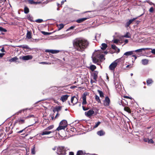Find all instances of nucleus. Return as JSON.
Instances as JSON below:
<instances>
[{
    "label": "nucleus",
    "instance_id": "c9c22d12",
    "mask_svg": "<svg viewBox=\"0 0 155 155\" xmlns=\"http://www.w3.org/2000/svg\"><path fill=\"white\" fill-rule=\"evenodd\" d=\"M61 107L58 106L56 107L55 109V110L57 111L58 112L61 110Z\"/></svg>",
    "mask_w": 155,
    "mask_h": 155
},
{
    "label": "nucleus",
    "instance_id": "ddd939ff",
    "mask_svg": "<svg viewBox=\"0 0 155 155\" xmlns=\"http://www.w3.org/2000/svg\"><path fill=\"white\" fill-rule=\"evenodd\" d=\"M150 49H151V48H141L134 51V52H135L137 53H141L142 52V51H145V50Z\"/></svg>",
    "mask_w": 155,
    "mask_h": 155
},
{
    "label": "nucleus",
    "instance_id": "f03ea898",
    "mask_svg": "<svg viewBox=\"0 0 155 155\" xmlns=\"http://www.w3.org/2000/svg\"><path fill=\"white\" fill-rule=\"evenodd\" d=\"M101 51V50H98L95 51L93 54L92 57V59L93 62L94 63H97L98 64H99L98 63V56L100 55Z\"/></svg>",
    "mask_w": 155,
    "mask_h": 155
},
{
    "label": "nucleus",
    "instance_id": "338daca9",
    "mask_svg": "<svg viewBox=\"0 0 155 155\" xmlns=\"http://www.w3.org/2000/svg\"><path fill=\"white\" fill-rule=\"evenodd\" d=\"M128 40L127 39H125L124 40V42L125 43H127L128 42Z\"/></svg>",
    "mask_w": 155,
    "mask_h": 155
},
{
    "label": "nucleus",
    "instance_id": "393cba45",
    "mask_svg": "<svg viewBox=\"0 0 155 155\" xmlns=\"http://www.w3.org/2000/svg\"><path fill=\"white\" fill-rule=\"evenodd\" d=\"M97 74L98 72L97 71H95L94 74L93 78L95 81H97Z\"/></svg>",
    "mask_w": 155,
    "mask_h": 155
},
{
    "label": "nucleus",
    "instance_id": "864d4df0",
    "mask_svg": "<svg viewBox=\"0 0 155 155\" xmlns=\"http://www.w3.org/2000/svg\"><path fill=\"white\" fill-rule=\"evenodd\" d=\"M28 19L30 20L31 21H33L32 19L33 18L31 17L30 15L28 17Z\"/></svg>",
    "mask_w": 155,
    "mask_h": 155
},
{
    "label": "nucleus",
    "instance_id": "a878e982",
    "mask_svg": "<svg viewBox=\"0 0 155 155\" xmlns=\"http://www.w3.org/2000/svg\"><path fill=\"white\" fill-rule=\"evenodd\" d=\"M64 25L63 24H61L59 25H57V27L58 28V30L59 31L61 30L64 28Z\"/></svg>",
    "mask_w": 155,
    "mask_h": 155
},
{
    "label": "nucleus",
    "instance_id": "09e8293b",
    "mask_svg": "<svg viewBox=\"0 0 155 155\" xmlns=\"http://www.w3.org/2000/svg\"><path fill=\"white\" fill-rule=\"evenodd\" d=\"M41 33L42 34L45 35H49L50 34V33L46 32L44 31H42Z\"/></svg>",
    "mask_w": 155,
    "mask_h": 155
},
{
    "label": "nucleus",
    "instance_id": "a18cd8bd",
    "mask_svg": "<svg viewBox=\"0 0 155 155\" xmlns=\"http://www.w3.org/2000/svg\"><path fill=\"white\" fill-rule=\"evenodd\" d=\"M43 21V20L41 19H38L35 20V22L37 23H40Z\"/></svg>",
    "mask_w": 155,
    "mask_h": 155
},
{
    "label": "nucleus",
    "instance_id": "f257e3e1",
    "mask_svg": "<svg viewBox=\"0 0 155 155\" xmlns=\"http://www.w3.org/2000/svg\"><path fill=\"white\" fill-rule=\"evenodd\" d=\"M89 43L86 40L80 38L76 39L73 42L74 48L78 51L82 52L88 47Z\"/></svg>",
    "mask_w": 155,
    "mask_h": 155
},
{
    "label": "nucleus",
    "instance_id": "a19ab883",
    "mask_svg": "<svg viewBox=\"0 0 155 155\" xmlns=\"http://www.w3.org/2000/svg\"><path fill=\"white\" fill-rule=\"evenodd\" d=\"M53 126L52 125L50 126L45 129V130H48L53 128Z\"/></svg>",
    "mask_w": 155,
    "mask_h": 155
},
{
    "label": "nucleus",
    "instance_id": "e2e57ef3",
    "mask_svg": "<svg viewBox=\"0 0 155 155\" xmlns=\"http://www.w3.org/2000/svg\"><path fill=\"white\" fill-rule=\"evenodd\" d=\"M4 54V53H0V58H2Z\"/></svg>",
    "mask_w": 155,
    "mask_h": 155
},
{
    "label": "nucleus",
    "instance_id": "412c9836",
    "mask_svg": "<svg viewBox=\"0 0 155 155\" xmlns=\"http://www.w3.org/2000/svg\"><path fill=\"white\" fill-rule=\"evenodd\" d=\"M46 130H44V131L41 134L42 135H48L50 133H52L51 131H47Z\"/></svg>",
    "mask_w": 155,
    "mask_h": 155
},
{
    "label": "nucleus",
    "instance_id": "69168bd1",
    "mask_svg": "<svg viewBox=\"0 0 155 155\" xmlns=\"http://www.w3.org/2000/svg\"><path fill=\"white\" fill-rule=\"evenodd\" d=\"M59 116V114H58V113L55 116V118H57Z\"/></svg>",
    "mask_w": 155,
    "mask_h": 155
},
{
    "label": "nucleus",
    "instance_id": "39448f33",
    "mask_svg": "<svg viewBox=\"0 0 155 155\" xmlns=\"http://www.w3.org/2000/svg\"><path fill=\"white\" fill-rule=\"evenodd\" d=\"M57 153L58 155H64L66 154L64 147H59L57 148Z\"/></svg>",
    "mask_w": 155,
    "mask_h": 155
},
{
    "label": "nucleus",
    "instance_id": "b1692460",
    "mask_svg": "<svg viewBox=\"0 0 155 155\" xmlns=\"http://www.w3.org/2000/svg\"><path fill=\"white\" fill-rule=\"evenodd\" d=\"M66 127H65V126H63L60 124V126L57 128L56 130L59 131L62 129H64Z\"/></svg>",
    "mask_w": 155,
    "mask_h": 155
},
{
    "label": "nucleus",
    "instance_id": "cd10ccee",
    "mask_svg": "<svg viewBox=\"0 0 155 155\" xmlns=\"http://www.w3.org/2000/svg\"><path fill=\"white\" fill-rule=\"evenodd\" d=\"M24 12L25 14H28L29 12V9L27 6H25L24 9Z\"/></svg>",
    "mask_w": 155,
    "mask_h": 155
},
{
    "label": "nucleus",
    "instance_id": "79ce46f5",
    "mask_svg": "<svg viewBox=\"0 0 155 155\" xmlns=\"http://www.w3.org/2000/svg\"><path fill=\"white\" fill-rule=\"evenodd\" d=\"M27 37L28 39L31 38V33L30 32H28L27 34Z\"/></svg>",
    "mask_w": 155,
    "mask_h": 155
},
{
    "label": "nucleus",
    "instance_id": "37998d69",
    "mask_svg": "<svg viewBox=\"0 0 155 155\" xmlns=\"http://www.w3.org/2000/svg\"><path fill=\"white\" fill-rule=\"evenodd\" d=\"M101 124V122L100 121L97 122L96 123L95 125L93 127V128H96L99 125Z\"/></svg>",
    "mask_w": 155,
    "mask_h": 155
},
{
    "label": "nucleus",
    "instance_id": "58836bf2",
    "mask_svg": "<svg viewBox=\"0 0 155 155\" xmlns=\"http://www.w3.org/2000/svg\"><path fill=\"white\" fill-rule=\"evenodd\" d=\"M129 34V33L128 32H127L126 33V34L124 35L123 36V37L126 38H130L131 37V36L130 35H128V34Z\"/></svg>",
    "mask_w": 155,
    "mask_h": 155
},
{
    "label": "nucleus",
    "instance_id": "de8ad7c7",
    "mask_svg": "<svg viewBox=\"0 0 155 155\" xmlns=\"http://www.w3.org/2000/svg\"><path fill=\"white\" fill-rule=\"evenodd\" d=\"M83 151L81 150H79L78 151L76 155H81L83 154Z\"/></svg>",
    "mask_w": 155,
    "mask_h": 155
},
{
    "label": "nucleus",
    "instance_id": "9b49d317",
    "mask_svg": "<svg viewBox=\"0 0 155 155\" xmlns=\"http://www.w3.org/2000/svg\"><path fill=\"white\" fill-rule=\"evenodd\" d=\"M137 18H134L132 19L129 20L127 21L126 22V24H125V27L127 28L128 27L129 25Z\"/></svg>",
    "mask_w": 155,
    "mask_h": 155
},
{
    "label": "nucleus",
    "instance_id": "0e129e2a",
    "mask_svg": "<svg viewBox=\"0 0 155 155\" xmlns=\"http://www.w3.org/2000/svg\"><path fill=\"white\" fill-rule=\"evenodd\" d=\"M40 64H47L48 63L45 62H41L40 63Z\"/></svg>",
    "mask_w": 155,
    "mask_h": 155
},
{
    "label": "nucleus",
    "instance_id": "774afa93",
    "mask_svg": "<svg viewBox=\"0 0 155 155\" xmlns=\"http://www.w3.org/2000/svg\"><path fill=\"white\" fill-rule=\"evenodd\" d=\"M69 155H74V153L73 152H70Z\"/></svg>",
    "mask_w": 155,
    "mask_h": 155
},
{
    "label": "nucleus",
    "instance_id": "8fccbe9b",
    "mask_svg": "<svg viewBox=\"0 0 155 155\" xmlns=\"http://www.w3.org/2000/svg\"><path fill=\"white\" fill-rule=\"evenodd\" d=\"M27 127H25V128L24 129H23L19 131H18L17 132L18 133V134H20V133H21L22 132H25V129L27 128Z\"/></svg>",
    "mask_w": 155,
    "mask_h": 155
},
{
    "label": "nucleus",
    "instance_id": "e433bc0d",
    "mask_svg": "<svg viewBox=\"0 0 155 155\" xmlns=\"http://www.w3.org/2000/svg\"><path fill=\"white\" fill-rule=\"evenodd\" d=\"M95 98L96 101L99 103H101V101L99 97L97 95L95 96Z\"/></svg>",
    "mask_w": 155,
    "mask_h": 155
},
{
    "label": "nucleus",
    "instance_id": "7ed1b4c3",
    "mask_svg": "<svg viewBox=\"0 0 155 155\" xmlns=\"http://www.w3.org/2000/svg\"><path fill=\"white\" fill-rule=\"evenodd\" d=\"M114 84L116 90L117 91H120L122 89L121 86L120 82V79L118 78H114Z\"/></svg>",
    "mask_w": 155,
    "mask_h": 155
},
{
    "label": "nucleus",
    "instance_id": "49530a36",
    "mask_svg": "<svg viewBox=\"0 0 155 155\" xmlns=\"http://www.w3.org/2000/svg\"><path fill=\"white\" fill-rule=\"evenodd\" d=\"M0 31L2 32H6L7 31V30L6 29L2 27H0Z\"/></svg>",
    "mask_w": 155,
    "mask_h": 155
},
{
    "label": "nucleus",
    "instance_id": "6ab92c4d",
    "mask_svg": "<svg viewBox=\"0 0 155 155\" xmlns=\"http://www.w3.org/2000/svg\"><path fill=\"white\" fill-rule=\"evenodd\" d=\"M86 95L84 94L83 96L82 97V99L83 100V101L82 102V104L84 105V104H85L87 103V101L86 100Z\"/></svg>",
    "mask_w": 155,
    "mask_h": 155
},
{
    "label": "nucleus",
    "instance_id": "f8f14e48",
    "mask_svg": "<svg viewBox=\"0 0 155 155\" xmlns=\"http://www.w3.org/2000/svg\"><path fill=\"white\" fill-rule=\"evenodd\" d=\"M71 103L73 104V105H74L78 102V99L75 96H74L71 98Z\"/></svg>",
    "mask_w": 155,
    "mask_h": 155
},
{
    "label": "nucleus",
    "instance_id": "4be33fe9",
    "mask_svg": "<svg viewBox=\"0 0 155 155\" xmlns=\"http://www.w3.org/2000/svg\"><path fill=\"white\" fill-rule=\"evenodd\" d=\"M97 134L100 136H102L104 135L105 134V133L103 130H101L98 131L97 133Z\"/></svg>",
    "mask_w": 155,
    "mask_h": 155
},
{
    "label": "nucleus",
    "instance_id": "a211bd4d",
    "mask_svg": "<svg viewBox=\"0 0 155 155\" xmlns=\"http://www.w3.org/2000/svg\"><path fill=\"white\" fill-rule=\"evenodd\" d=\"M87 19V18H81L77 20L76 21L78 23H81L86 20Z\"/></svg>",
    "mask_w": 155,
    "mask_h": 155
},
{
    "label": "nucleus",
    "instance_id": "6e6d98bb",
    "mask_svg": "<svg viewBox=\"0 0 155 155\" xmlns=\"http://www.w3.org/2000/svg\"><path fill=\"white\" fill-rule=\"evenodd\" d=\"M149 11L150 12H151V13L153 12V7H151V8H150L149 10Z\"/></svg>",
    "mask_w": 155,
    "mask_h": 155
},
{
    "label": "nucleus",
    "instance_id": "c85d7f7f",
    "mask_svg": "<svg viewBox=\"0 0 155 155\" xmlns=\"http://www.w3.org/2000/svg\"><path fill=\"white\" fill-rule=\"evenodd\" d=\"M31 153L33 154H35V145H33L32 148L31 149Z\"/></svg>",
    "mask_w": 155,
    "mask_h": 155
},
{
    "label": "nucleus",
    "instance_id": "603ef678",
    "mask_svg": "<svg viewBox=\"0 0 155 155\" xmlns=\"http://www.w3.org/2000/svg\"><path fill=\"white\" fill-rule=\"evenodd\" d=\"M25 110V109H23V110H19V111H18V112H17L15 114H18L19 113H21L22 111L24 112Z\"/></svg>",
    "mask_w": 155,
    "mask_h": 155
},
{
    "label": "nucleus",
    "instance_id": "0eeeda50",
    "mask_svg": "<svg viewBox=\"0 0 155 155\" xmlns=\"http://www.w3.org/2000/svg\"><path fill=\"white\" fill-rule=\"evenodd\" d=\"M26 119V118H25V117L19 118L15 121V123H18L19 124H23L25 123Z\"/></svg>",
    "mask_w": 155,
    "mask_h": 155
},
{
    "label": "nucleus",
    "instance_id": "423d86ee",
    "mask_svg": "<svg viewBox=\"0 0 155 155\" xmlns=\"http://www.w3.org/2000/svg\"><path fill=\"white\" fill-rule=\"evenodd\" d=\"M155 139V133L152 135L151 138H144L143 139V141L146 142H147L149 143H153V139Z\"/></svg>",
    "mask_w": 155,
    "mask_h": 155
},
{
    "label": "nucleus",
    "instance_id": "c03bdc74",
    "mask_svg": "<svg viewBox=\"0 0 155 155\" xmlns=\"http://www.w3.org/2000/svg\"><path fill=\"white\" fill-rule=\"evenodd\" d=\"M92 71H93L96 68V67L93 65H91L90 67Z\"/></svg>",
    "mask_w": 155,
    "mask_h": 155
},
{
    "label": "nucleus",
    "instance_id": "dca6fc26",
    "mask_svg": "<svg viewBox=\"0 0 155 155\" xmlns=\"http://www.w3.org/2000/svg\"><path fill=\"white\" fill-rule=\"evenodd\" d=\"M19 48H22L23 49H25L26 50L29 49L30 50H31V48H29L28 45H21L18 46Z\"/></svg>",
    "mask_w": 155,
    "mask_h": 155
},
{
    "label": "nucleus",
    "instance_id": "6e6552de",
    "mask_svg": "<svg viewBox=\"0 0 155 155\" xmlns=\"http://www.w3.org/2000/svg\"><path fill=\"white\" fill-rule=\"evenodd\" d=\"M33 57L31 55H27L23 56H21L19 58L22 59L23 60L26 61L29 60L31 59Z\"/></svg>",
    "mask_w": 155,
    "mask_h": 155
},
{
    "label": "nucleus",
    "instance_id": "680f3d73",
    "mask_svg": "<svg viewBox=\"0 0 155 155\" xmlns=\"http://www.w3.org/2000/svg\"><path fill=\"white\" fill-rule=\"evenodd\" d=\"M148 3L150 5H154V6H155V4H154L153 3H152V2H149Z\"/></svg>",
    "mask_w": 155,
    "mask_h": 155
},
{
    "label": "nucleus",
    "instance_id": "c756f323",
    "mask_svg": "<svg viewBox=\"0 0 155 155\" xmlns=\"http://www.w3.org/2000/svg\"><path fill=\"white\" fill-rule=\"evenodd\" d=\"M59 50H50V53L52 54H56L58 53L59 52Z\"/></svg>",
    "mask_w": 155,
    "mask_h": 155
},
{
    "label": "nucleus",
    "instance_id": "f704fd0d",
    "mask_svg": "<svg viewBox=\"0 0 155 155\" xmlns=\"http://www.w3.org/2000/svg\"><path fill=\"white\" fill-rule=\"evenodd\" d=\"M99 56V58H98V60H102L104 57V55L102 53V52H101L100 54V55H99L98 56Z\"/></svg>",
    "mask_w": 155,
    "mask_h": 155
},
{
    "label": "nucleus",
    "instance_id": "1a4fd4ad",
    "mask_svg": "<svg viewBox=\"0 0 155 155\" xmlns=\"http://www.w3.org/2000/svg\"><path fill=\"white\" fill-rule=\"evenodd\" d=\"M94 111L91 110H90L87 112H85V115L89 117L94 114Z\"/></svg>",
    "mask_w": 155,
    "mask_h": 155
},
{
    "label": "nucleus",
    "instance_id": "bb28decb",
    "mask_svg": "<svg viewBox=\"0 0 155 155\" xmlns=\"http://www.w3.org/2000/svg\"><path fill=\"white\" fill-rule=\"evenodd\" d=\"M17 59H18L17 57L15 56L10 59L9 61L10 62H16V61Z\"/></svg>",
    "mask_w": 155,
    "mask_h": 155
},
{
    "label": "nucleus",
    "instance_id": "473e14b6",
    "mask_svg": "<svg viewBox=\"0 0 155 155\" xmlns=\"http://www.w3.org/2000/svg\"><path fill=\"white\" fill-rule=\"evenodd\" d=\"M97 91L100 94V97H103L104 93L103 92L99 90H98Z\"/></svg>",
    "mask_w": 155,
    "mask_h": 155
},
{
    "label": "nucleus",
    "instance_id": "7c9ffc66",
    "mask_svg": "<svg viewBox=\"0 0 155 155\" xmlns=\"http://www.w3.org/2000/svg\"><path fill=\"white\" fill-rule=\"evenodd\" d=\"M153 81L152 80L150 79H149L147 81V85L151 84L153 83Z\"/></svg>",
    "mask_w": 155,
    "mask_h": 155
},
{
    "label": "nucleus",
    "instance_id": "5701e85b",
    "mask_svg": "<svg viewBox=\"0 0 155 155\" xmlns=\"http://www.w3.org/2000/svg\"><path fill=\"white\" fill-rule=\"evenodd\" d=\"M107 44L105 43H102L101 47V48L103 50H105L107 47Z\"/></svg>",
    "mask_w": 155,
    "mask_h": 155
},
{
    "label": "nucleus",
    "instance_id": "3c124183",
    "mask_svg": "<svg viewBox=\"0 0 155 155\" xmlns=\"http://www.w3.org/2000/svg\"><path fill=\"white\" fill-rule=\"evenodd\" d=\"M29 3L31 4H35V2L33 0H29L28 1Z\"/></svg>",
    "mask_w": 155,
    "mask_h": 155
},
{
    "label": "nucleus",
    "instance_id": "aec40b11",
    "mask_svg": "<svg viewBox=\"0 0 155 155\" xmlns=\"http://www.w3.org/2000/svg\"><path fill=\"white\" fill-rule=\"evenodd\" d=\"M142 64L143 65H146L148 63L149 60L147 59H143L141 60Z\"/></svg>",
    "mask_w": 155,
    "mask_h": 155
},
{
    "label": "nucleus",
    "instance_id": "72a5a7b5",
    "mask_svg": "<svg viewBox=\"0 0 155 155\" xmlns=\"http://www.w3.org/2000/svg\"><path fill=\"white\" fill-rule=\"evenodd\" d=\"M111 48L115 50H116V49H117L118 50V52H119L120 51V49L119 48H117V47L115 45H111Z\"/></svg>",
    "mask_w": 155,
    "mask_h": 155
},
{
    "label": "nucleus",
    "instance_id": "9d476101",
    "mask_svg": "<svg viewBox=\"0 0 155 155\" xmlns=\"http://www.w3.org/2000/svg\"><path fill=\"white\" fill-rule=\"evenodd\" d=\"M110 103V100L108 97H106L104 101V106H108Z\"/></svg>",
    "mask_w": 155,
    "mask_h": 155
},
{
    "label": "nucleus",
    "instance_id": "2f4dec72",
    "mask_svg": "<svg viewBox=\"0 0 155 155\" xmlns=\"http://www.w3.org/2000/svg\"><path fill=\"white\" fill-rule=\"evenodd\" d=\"M111 0H104L103 2V4L104 5H106Z\"/></svg>",
    "mask_w": 155,
    "mask_h": 155
},
{
    "label": "nucleus",
    "instance_id": "5fc2aeb1",
    "mask_svg": "<svg viewBox=\"0 0 155 155\" xmlns=\"http://www.w3.org/2000/svg\"><path fill=\"white\" fill-rule=\"evenodd\" d=\"M75 26H72L67 29V31H68L71 29H73L75 28Z\"/></svg>",
    "mask_w": 155,
    "mask_h": 155
},
{
    "label": "nucleus",
    "instance_id": "20e7f679",
    "mask_svg": "<svg viewBox=\"0 0 155 155\" xmlns=\"http://www.w3.org/2000/svg\"><path fill=\"white\" fill-rule=\"evenodd\" d=\"M120 61L119 59L116 60L113 62L109 66V68L110 70H114L117 65V63Z\"/></svg>",
    "mask_w": 155,
    "mask_h": 155
},
{
    "label": "nucleus",
    "instance_id": "ea45409f",
    "mask_svg": "<svg viewBox=\"0 0 155 155\" xmlns=\"http://www.w3.org/2000/svg\"><path fill=\"white\" fill-rule=\"evenodd\" d=\"M101 36V34H96L95 36V39L97 40V39H99Z\"/></svg>",
    "mask_w": 155,
    "mask_h": 155
},
{
    "label": "nucleus",
    "instance_id": "4468645a",
    "mask_svg": "<svg viewBox=\"0 0 155 155\" xmlns=\"http://www.w3.org/2000/svg\"><path fill=\"white\" fill-rule=\"evenodd\" d=\"M69 96V95L67 94L63 95L61 97L60 99L62 102H64L66 101Z\"/></svg>",
    "mask_w": 155,
    "mask_h": 155
},
{
    "label": "nucleus",
    "instance_id": "2eb2a0df",
    "mask_svg": "<svg viewBox=\"0 0 155 155\" xmlns=\"http://www.w3.org/2000/svg\"><path fill=\"white\" fill-rule=\"evenodd\" d=\"M134 51H127L124 53V55L127 56H130L132 54H134Z\"/></svg>",
    "mask_w": 155,
    "mask_h": 155
},
{
    "label": "nucleus",
    "instance_id": "052dcab7",
    "mask_svg": "<svg viewBox=\"0 0 155 155\" xmlns=\"http://www.w3.org/2000/svg\"><path fill=\"white\" fill-rule=\"evenodd\" d=\"M152 51H151V53L153 54H155V49H152Z\"/></svg>",
    "mask_w": 155,
    "mask_h": 155
},
{
    "label": "nucleus",
    "instance_id": "4c0bfd02",
    "mask_svg": "<svg viewBox=\"0 0 155 155\" xmlns=\"http://www.w3.org/2000/svg\"><path fill=\"white\" fill-rule=\"evenodd\" d=\"M124 110L128 113H130L131 112V110L128 107H124Z\"/></svg>",
    "mask_w": 155,
    "mask_h": 155
},
{
    "label": "nucleus",
    "instance_id": "f3484780",
    "mask_svg": "<svg viewBox=\"0 0 155 155\" xmlns=\"http://www.w3.org/2000/svg\"><path fill=\"white\" fill-rule=\"evenodd\" d=\"M60 124L65 126V127H66L67 125V121L65 120H63L60 122Z\"/></svg>",
    "mask_w": 155,
    "mask_h": 155
},
{
    "label": "nucleus",
    "instance_id": "bf43d9fd",
    "mask_svg": "<svg viewBox=\"0 0 155 155\" xmlns=\"http://www.w3.org/2000/svg\"><path fill=\"white\" fill-rule=\"evenodd\" d=\"M119 41V40L117 39H115L114 41V42L115 43H117Z\"/></svg>",
    "mask_w": 155,
    "mask_h": 155
},
{
    "label": "nucleus",
    "instance_id": "13d9d810",
    "mask_svg": "<svg viewBox=\"0 0 155 155\" xmlns=\"http://www.w3.org/2000/svg\"><path fill=\"white\" fill-rule=\"evenodd\" d=\"M34 117V115L32 114V115H30L27 117H25V118H26V119H27L28 118H30L31 117Z\"/></svg>",
    "mask_w": 155,
    "mask_h": 155
},
{
    "label": "nucleus",
    "instance_id": "4d7b16f0",
    "mask_svg": "<svg viewBox=\"0 0 155 155\" xmlns=\"http://www.w3.org/2000/svg\"><path fill=\"white\" fill-rule=\"evenodd\" d=\"M83 109L84 110H86L88 109V108H86L84 106V105L82 106Z\"/></svg>",
    "mask_w": 155,
    "mask_h": 155
}]
</instances>
